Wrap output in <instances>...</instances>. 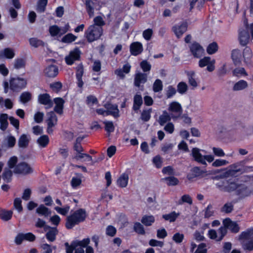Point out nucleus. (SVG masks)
<instances>
[{"mask_svg": "<svg viewBox=\"0 0 253 253\" xmlns=\"http://www.w3.org/2000/svg\"><path fill=\"white\" fill-rule=\"evenodd\" d=\"M253 227L248 228L241 233L238 239L244 250L251 252L253 250Z\"/></svg>", "mask_w": 253, "mask_h": 253, "instance_id": "nucleus-1", "label": "nucleus"}, {"mask_svg": "<svg viewBox=\"0 0 253 253\" xmlns=\"http://www.w3.org/2000/svg\"><path fill=\"white\" fill-rule=\"evenodd\" d=\"M86 217V213L84 210L80 209L72 212L67 217L66 227L71 229L76 225L84 221Z\"/></svg>", "mask_w": 253, "mask_h": 253, "instance_id": "nucleus-2", "label": "nucleus"}, {"mask_svg": "<svg viewBox=\"0 0 253 253\" xmlns=\"http://www.w3.org/2000/svg\"><path fill=\"white\" fill-rule=\"evenodd\" d=\"M27 84V80L25 78L19 76L12 78L9 80V83L7 82H4L3 83L4 92H7L9 84V87L11 90L15 91H19L23 88H25Z\"/></svg>", "mask_w": 253, "mask_h": 253, "instance_id": "nucleus-3", "label": "nucleus"}, {"mask_svg": "<svg viewBox=\"0 0 253 253\" xmlns=\"http://www.w3.org/2000/svg\"><path fill=\"white\" fill-rule=\"evenodd\" d=\"M103 33L102 27L96 25H90L84 32V37L88 42L99 40Z\"/></svg>", "mask_w": 253, "mask_h": 253, "instance_id": "nucleus-4", "label": "nucleus"}, {"mask_svg": "<svg viewBox=\"0 0 253 253\" xmlns=\"http://www.w3.org/2000/svg\"><path fill=\"white\" fill-rule=\"evenodd\" d=\"M252 167H244L242 162L231 165L226 172V175L228 176H235L238 173L251 170Z\"/></svg>", "mask_w": 253, "mask_h": 253, "instance_id": "nucleus-5", "label": "nucleus"}, {"mask_svg": "<svg viewBox=\"0 0 253 253\" xmlns=\"http://www.w3.org/2000/svg\"><path fill=\"white\" fill-rule=\"evenodd\" d=\"M81 51L78 47H76L70 51L69 54L65 57V63L68 65H73L76 61L80 59Z\"/></svg>", "mask_w": 253, "mask_h": 253, "instance_id": "nucleus-6", "label": "nucleus"}, {"mask_svg": "<svg viewBox=\"0 0 253 253\" xmlns=\"http://www.w3.org/2000/svg\"><path fill=\"white\" fill-rule=\"evenodd\" d=\"M168 111L169 112L171 117L173 119L178 118L182 113L181 105L176 101H173L169 103Z\"/></svg>", "mask_w": 253, "mask_h": 253, "instance_id": "nucleus-7", "label": "nucleus"}, {"mask_svg": "<svg viewBox=\"0 0 253 253\" xmlns=\"http://www.w3.org/2000/svg\"><path fill=\"white\" fill-rule=\"evenodd\" d=\"M69 24H67L63 27H59L56 25H53L49 27V32L52 37H61L69 30Z\"/></svg>", "mask_w": 253, "mask_h": 253, "instance_id": "nucleus-8", "label": "nucleus"}, {"mask_svg": "<svg viewBox=\"0 0 253 253\" xmlns=\"http://www.w3.org/2000/svg\"><path fill=\"white\" fill-rule=\"evenodd\" d=\"M46 122L47 124V132L48 133H52L53 128L57 125V118L54 111H50L47 113Z\"/></svg>", "mask_w": 253, "mask_h": 253, "instance_id": "nucleus-9", "label": "nucleus"}, {"mask_svg": "<svg viewBox=\"0 0 253 253\" xmlns=\"http://www.w3.org/2000/svg\"><path fill=\"white\" fill-rule=\"evenodd\" d=\"M13 171L16 174H27L33 172V169L27 163L22 162L15 167Z\"/></svg>", "mask_w": 253, "mask_h": 253, "instance_id": "nucleus-10", "label": "nucleus"}, {"mask_svg": "<svg viewBox=\"0 0 253 253\" xmlns=\"http://www.w3.org/2000/svg\"><path fill=\"white\" fill-rule=\"evenodd\" d=\"M215 61L214 59H211L210 57H204L201 59L199 61V66L201 68L207 66V70L209 72L213 71L215 69L214 64Z\"/></svg>", "mask_w": 253, "mask_h": 253, "instance_id": "nucleus-11", "label": "nucleus"}, {"mask_svg": "<svg viewBox=\"0 0 253 253\" xmlns=\"http://www.w3.org/2000/svg\"><path fill=\"white\" fill-rule=\"evenodd\" d=\"M86 11L90 17L94 14V9L99 6L98 0H84Z\"/></svg>", "mask_w": 253, "mask_h": 253, "instance_id": "nucleus-12", "label": "nucleus"}, {"mask_svg": "<svg viewBox=\"0 0 253 253\" xmlns=\"http://www.w3.org/2000/svg\"><path fill=\"white\" fill-rule=\"evenodd\" d=\"M39 102L45 106L46 109L50 108L53 106V102L50 96L47 93L41 94L38 96Z\"/></svg>", "mask_w": 253, "mask_h": 253, "instance_id": "nucleus-13", "label": "nucleus"}, {"mask_svg": "<svg viewBox=\"0 0 253 253\" xmlns=\"http://www.w3.org/2000/svg\"><path fill=\"white\" fill-rule=\"evenodd\" d=\"M190 49L192 54L196 58H200L204 54V49L198 43L193 42L190 46Z\"/></svg>", "mask_w": 253, "mask_h": 253, "instance_id": "nucleus-14", "label": "nucleus"}, {"mask_svg": "<svg viewBox=\"0 0 253 253\" xmlns=\"http://www.w3.org/2000/svg\"><path fill=\"white\" fill-rule=\"evenodd\" d=\"M187 24L185 22L174 25L172 30L177 38H180L187 31Z\"/></svg>", "mask_w": 253, "mask_h": 253, "instance_id": "nucleus-15", "label": "nucleus"}, {"mask_svg": "<svg viewBox=\"0 0 253 253\" xmlns=\"http://www.w3.org/2000/svg\"><path fill=\"white\" fill-rule=\"evenodd\" d=\"M223 224L228 228L232 232L237 233L240 230V227L236 222L232 221L230 218H227L223 220Z\"/></svg>", "mask_w": 253, "mask_h": 253, "instance_id": "nucleus-16", "label": "nucleus"}, {"mask_svg": "<svg viewBox=\"0 0 253 253\" xmlns=\"http://www.w3.org/2000/svg\"><path fill=\"white\" fill-rule=\"evenodd\" d=\"M201 150L197 148H194L192 150V156L194 160L197 162L204 165H207V163L204 161V156L201 153Z\"/></svg>", "mask_w": 253, "mask_h": 253, "instance_id": "nucleus-17", "label": "nucleus"}, {"mask_svg": "<svg viewBox=\"0 0 253 253\" xmlns=\"http://www.w3.org/2000/svg\"><path fill=\"white\" fill-rule=\"evenodd\" d=\"M105 108L107 109L108 116L111 115L115 118L119 117V110L118 106L116 104H106L104 105Z\"/></svg>", "mask_w": 253, "mask_h": 253, "instance_id": "nucleus-18", "label": "nucleus"}, {"mask_svg": "<svg viewBox=\"0 0 253 253\" xmlns=\"http://www.w3.org/2000/svg\"><path fill=\"white\" fill-rule=\"evenodd\" d=\"M143 50L142 44L138 42H133L130 45V52L131 55L137 56Z\"/></svg>", "mask_w": 253, "mask_h": 253, "instance_id": "nucleus-19", "label": "nucleus"}, {"mask_svg": "<svg viewBox=\"0 0 253 253\" xmlns=\"http://www.w3.org/2000/svg\"><path fill=\"white\" fill-rule=\"evenodd\" d=\"M55 106L54 108V112L59 115H62L63 112V108L65 101L60 97L55 98L53 99Z\"/></svg>", "mask_w": 253, "mask_h": 253, "instance_id": "nucleus-20", "label": "nucleus"}, {"mask_svg": "<svg viewBox=\"0 0 253 253\" xmlns=\"http://www.w3.org/2000/svg\"><path fill=\"white\" fill-rule=\"evenodd\" d=\"M44 73L49 78H54L58 74V68L56 65H50L44 70Z\"/></svg>", "mask_w": 253, "mask_h": 253, "instance_id": "nucleus-21", "label": "nucleus"}, {"mask_svg": "<svg viewBox=\"0 0 253 253\" xmlns=\"http://www.w3.org/2000/svg\"><path fill=\"white\" fill-rule=\"evenodd\" d=\"M231 57L235 65H240L243 57V53L239 49H235L232 51Z\"/></svg>", "mask_w": 253, "mask_h": 253, "instance_id": "nucleus-22", "label": "nucleus"}, {"mask_svg": "<svg viewBox=\"0 0 253 253\" xmlns=\"http://www.w3.org/2000/svg\"><path fill=\"white\" fill-rule=\"evenodd\" d=\"M147 81V75L144 73L138 72L135 74L134 78V85L139 87L141 84H144Z\"/></svg>", "mask_w": 253, "mask_h": 253, "instance_id": "nucleus-23", "label": "nucleus"}, {"mask_svg": "<svg viewBox=\"0 0 253 253\" xmlns=\"http://www.w3.org/2000/svg\"><path fill=\"white\" fill-rule=\"evenodd\" d=\"M188 80L189 84L194 88L198 86V83L195 79V73L193 71H188L185 72Z\"/></svg>", "mask_w": 253, "mask_h": 253, "instance_id": "nucleus-24", "label": "nucleus"}, {"mask_svg": "<svg viewBox=\"0 0 253 253\" xmlns=\"http://www.w3.org/2000/svg\"><path fill=\"white\" fill-rule=\"evenodd\" d=\"M128 179L129 176L128 173H123L117 179V184L119 187L125 188L127 185Z\"/></svg>", "mask_w": 253, "mask_h": 253, "instance_id": "nucleus-25", "label": "nucleus"}, {"mask_svg": "<svg viewBox=\"0 0 253 253\" xmlns=\"http://www.w3.org/2000/svg\"><path fill=\"white\" fill-rule=\"evenodd\" d=\"M252 57L253 53L251 49L249 47H246L243 52V57L246 64L249 65L251 63Z\"/></svg>", "mask_w": 253, "mask_h": 253, "instance_id": "nucleus-26", "label": "nucleus"}, {"mask_svg": "<svg viewBox=\"0 0 253 253\" xmlns=\"http://www.w3.org/2000/svg\"><path fill=\"white\" fill-rule=\"evenodd\" d=\"M239 40L241 45L244 46L247 45L250 40V35L248 32L241 31L239 33Z\"/></svg>", "mask_w": 253, "mask_h": 253, "instance_id": "nucleus-27", "label": "nucleus"}, {"mask_svg": "<svg viewBox=\"0 0 253 253\" xmlns=\"http://www.w3.org/2000/svg\"><path fill=\"white\" fill-rule=\"evenodd\" d=\"M15 53L14 50L10 48H6L0 51V59L6 58L12 59L14 57Z\"/></svg>", "mask_w": 253, "mask_h": 253, "instance_id": "nucleus-28", "label": "nucleus"}, {"mask_svg": "<svg viewBox=\"0 0 253 253\" xmlns=\"http://www.w3.org/2000/svg\"><path fill=\"white\" fill-rule=\"evenodd\" d=\"M143 103V100L140 94H136L133 97V110L137 111Z\"/></svg>", "mask_w": 253, "mask_h": 253, "instance_id": "nucleus-29", "label": "nucleus"}, {"mask_svg": "<svg viewBox=\"0 0 253 253\" xmlns=\"http://www.w3.org/2000/svg\"><path fill=\"white\" fill-rule=\"evenodd\" d=\"M49 229V231L46 233V237L47 240L52 242L55 239L56 235L57 233V230L56 228H51L49 226H45V230Z\"/></svg>", "mask_w": 253, "mask_h": 253, "instance_id": "nucleus-30", "label": "nucleus"}, {"mask_svg": "<svg viewBox=\"0 0 253 253\" xmlns=\"http://www.w3.org/2000/svg\"><path fill=\"white\" fill-rule=\"evenodd\" d=\"M248 86V83L243 80H241L236 82L233 86L234 91H240L244 90Z\"/></svg>", "mask_w": 253, "mask_h": 253, "instance_id": "nucleus-31", "label": "nucleus"}, {"mask_svg": "<svg viewBox=\"0 0 253 253\" xmlns=\"http://www.w3.org/2000/svg\"><path fill=\"white\" fill-rule=\"evenodd\" d=\"M30 139V137L25 134L21 135L18 142L19 147L23 148L27 147L29 145Z\"/></svg>", "mask_w": 253, "mask_h": 253, "instance_id": "nucleus-32", "label": "nucleus"}, {"mask_svg": "<svg viewBox=\"0 0 253 253\" xmlns=\"http://www.w3.org/2000/svg\"><path fill=\"white\" fill-rule=\"evenodd\" d=\"M74 159L77 160H80L81 159H84V161L89 162L91 165H93L94 163L92 162V157L88 154L85 153H83L82 152H78L77 155L74 157Z\"/></svg>", "mask_w": 253, "mask_h": 253, "instance_id": "nucleus-33", "label": "nucleus"}, {"mask_svg": "<svg viewBox=\"0 0 253 253\" xmlns=\"http://www.w3.org/2000/svg\"><path fill=\"white\" fill-rule=\"evenodd\" d=\"M13 212L11 211H6L0 208V218L4 221L11 219Z\"/></svg>", "mask_w": 253, "mask_h": 253, "instance_id": "nucleus-34", "label": "nucleus"}, {"mask_svg": "<svg viewBox=\"0 0 253 253\" xmlns=\"http://www.w3.org/2000/svg\"><path fill=\"white\" fill-rule=\"evenodd\" d=\"M180 213L172 211L169 214L163 215V218L166 220L169 221L170 222H172L175 221L176 218L179 216Z\"/></svg>", "mask_w": 253, "mask_h": 253, "instance_id": "nucleus-35", "label": "nucleus"}, {"mask_svg": "<svg viewBox=\"0 0 253 253\" xmlns=\"http://www.w3.org/2000/svg\"><path fill=\"white\" fill-rule=\"evenodd\" d=\"M8 115L6 114H2L0 115V128L4 131L5 130L8 126Z\"/></svg>", "mask_w": 253, "mask_h": 253, "instance_id": "nucleus-36", "label": "nucleus"}, {"mask_svg": "<svg viewBox=\"0 0 253 253\" xmlns=\"http://www.w3.org/2000/svg\"><path fill=\"white\" fill-rule=\"evenodd\" d=\"M172 119L171 115L169 114L168 112L165 111L162 115L159 117V123L161 126H163L166 122Z\"/></svg>", "mask_w": 253, "mask_h": 253, "instance_id": "nucleus-37", "label": "nucleus"}, {"mask_svg": "<svg viewBox=\"0 0 253 253\" xmlns=\"http://www.w3.org/2000/svg\"><path fill=\"white\" fill-rule=\"evenodd\" d=\"M36 211L40 215H43L45 217L48 216L51 213L49 209L43 205H40L37 209Z\"/></svg>", "mask_w": 253, "mask_h": 253, "instance_id": "nucleus-38", "label": "nucleus"}, {"mask_svg": "<svg viewBox=\"0 0 253 253\" xmlns=\"http://www.w3.org/2000/svg\"><path fill=\"white\" fill-rule=\"evenodd\" d=\"M141 221L145 226H151L155 221V217L153 215H144Z\"/></svg>", "mask_w": 253, "mask_h": 253, "instance_id": "nucleus-39", "label": "nucleus"}, {"mask_svg": "<svg viewBox=\"0 0 253 253\" xmlns=\"http://www.w3.org/2000/svg\"><path fill=\"white\" fill-rule=\"evenodd\" d=\"M49 141L48 136L46 135H43L40 136L37 140V142L40 147H45Z\"/></svg>", "mask_w": 253, "mask_h": 253, "instance_id": "nucleus-40", "label": "nucleus"}, {"mask_svg": "<svg viewBox=\"0 0 253 253\" xmlns=\"http://www.w3.org/2000/svg\"><path fill=\"white\" fill-rule=\"evenodd\" d=\"M77 37L73 34L69 33L64 36L61 39V42L66 43H70L76 40Z\"/></svg>", "mask_w": 253, "mask_h": 253, "instance_id": "nucleus-41", "label": "nucleus"}, {"mask_svg": "<svg viewBox=\"0 0 253 253\" xmlns=\"http://www.w3.org/2000/svg\"><path fill=\"white\" fill-rule=\"evenodd\" d=\"M184 203H187L190 205L192 204V199L190 195L188 194L183 195L177 202V204L180 205Z\"/></svg>", "mask_w": 253, "mask_h": 253, "instance_id": "nucleus-42", "label": "nucleus"}, {"mask_svg": "<svg viewBox=\"0 0 253 253\" xmlns=\"http://www.w3.org/2000/svg\"><path fill=\"white\" fill-rule=\"evenodd\" d=\"M233 75L237 77L247 76L248 74L245 69L242 67L237 68L233 71Z\"/></svg>", "mask_w": 253, "mask_h": 253, "instance_id": "nucleus-43", "label": "nucleus"}, {"mask_svg": "<svg viewBox=\"0 0 253 253\" xmlns=\"http://www.w3.org/2000/svg\"><path fill=\"white\" fill-rule=\"evenodd\" d=\"M163 87V83L160 79H157L153 84V90L155 92H160L162 90Z\"/></svg>", "mask_w": 253, "mask_h": 253, "instance_id": "nucleus-44", "label": "nucleus"}, {"mask_svg": "<svg viewBox=\"0 0 253 253\" xmlns=\"http://www.w3.org/2000/svg\"><path fill=\"white\" fill-rule=\"evenodd\" d=\"M83 140V138L78 137L76 139V142L74 145V150L78 152H83L84 151V149L82 147L81 142Z\"/></svg>", "mask_w": 253, "mask_h": 253, "instance_id": "nucleus-45", "label": "nucleus"}, {"mask_svg": "<svg viewBox=\"0 0 253 253\" xmlns=\"http://www.w3.org/2000/svg\"><path fill=\"white\" fill-rule=\"evenodd\" d=\"M169 186H174L178 184V179L174 176H170L163 179Z\"/></svg>", "mask_w": 253, "mask_h": 253, "instance_id": "nucleus-46", "label": "nucleus"}, {"mask_svg": "<svg viewBox=\"0 0 253 253\" xmlns=\"http://www.w3.org/2000/svg\"><path fill=\"white\" fill-rule=\"evenodd\" d=\"M177 91L181 94L186 92L188 89L187 84L183 82H181L177 84Z\"/></svg>", "mask_w": 253, "mask_h": 253, "instance_id": "nucleus-47", "label": "nucleus"}, {"mask_svg": "<svg viewBox=\"0 0 253 253\" xmlns=\"http://www.w3.org/2000/svg\"><path fill=\"white\" fill-rule=\"evenodd\" d=\"M133 229L137 233L144 235L145 231L143 226L139 222H135L134 224Z\"/></svg>", "mask_w": 253, "mask_h": 253, "instance_id": "nucleus-48", "label": "nucleus"}, {"mask_svg": "<svg viewBox=\"0 0 253 253\" xmlns=\"http://www.w3.org/2000/svg\"><path fill=\"white\" fill-rule=\"evenodd\" d=\"M32 97V95L29 92H23L20 97V101L23 103H26L29 101Z\"/></svg>", "mask_w": 253, "mask_h": 253, "instance_id": "nucleus-49", "label": "nucleus"}, {"mask_svg": "<svg viewBox=\"0 0 253 253\" xmlns=\"http://www.w3.org/2000/svg\"><path fill=\"white\" fill-rule=\"evenodd\" d=\"M25 65V61L22 58H17L14 60V67L16 69L24 68Z\"/></svg>", "mask_w": 253, "mask_h": 253, "instance_id": "nucleus-50", "label": "nucleus"}, {"mask_svg": "<svg viewBox=\"0 0 253 253\" xmlns=\"http://www.w3.org/2000/svg\"><path fill=\"white\" fill-rule=\"evenodd\" d=\"M218 49V45L216 42L210 44L207 48V51L209 54H212L216 52Z\"/></svg>", "mask_w": 253, "mask_h": 253, "instance_id": "nucleus-51", "label": "nucleus"}, {"mask_svg": "<svg viewBox=\"0 0 253 253\" xmlns=\"http://www.w3.org/2000/svg\"><path fill=\"white\" fill-rule=\"evenodd\" d=\"M90 240L89 238L84 239L82 241H75V244L77 245V247H81L83 249L86 247L89 244Z\"/></svg>", "mask_w": 253, "mask_h": 253, "instance_id": "nucleus-52", "label": "nucleus"}, {"mask_svg": "<svg viewBox=\"0 0 253 253\" xmlns=\"http://www.w3.org/2000/svg\"><path fill=\"white\" fill-rule=\"evenodd\" d=\"M229 164V162L223 159H216L212 163V166L214 167H219L225 166Z\"/></svg>", "mask_w": 253, "mask_h": 253, "instance_id": "nucleus-53", "label": "nucleus"}, {"mask_svg": "<svg viewBox=\"0 0 253 253\" xmlns=\"http://www.w3.org/2000/svg\"><path fill=\"white\" fill-rule=\"evenodd\" d=\"M5 140L6 141L7 146L10 148L13 147L16 143L15 138L11 135L7 136Z\"/></svg>", "mask_w": 253, "mask_h": 253, "instance_id": "nucleus-54", "label": "nucleus"}, {"mask_svg": "<svg viewBox=\"0 0 253 253\" xmlns=\"http://www.w3.org/2000/svg\"><path fill=\"white\" fill-rule=\"evenodd\" d=\"M54 209L58 213H59L61 215H65L69 212V210H70V207L68 206H66L63 208L55 207Z\"/></svg>", "mask_w": 253, "mask_h": 253, "instance_id": "nucleus-55", "label": "nucleus"}, {"mask_svg": "<svg viewBox=\"0 0 253 253\" xmlns=\"http://www.w3.org/2000/svg\"><path fill=\"white\" fill-rule=\"evenodd\" d=\"M94 24L92 25H96L102 27L105 24L103 18L100 16L95 17L93 19Z\"/></svg>", "mask_w": 253, "mask_h": 253, "instance_id": "nucleus-56", "label": "nucleus"}, {"mask_svg": "<svg viewBox=\"0 0 253 253\" xmlns=\"http://www.w3.org/2000/svg\"><path fill=\"white\" fill-rule=\"evenodd\" d=\"M152 162L157 168H160L162 167L163 161L162 158L159 155H157L154 157Z\"/></svg>", "mask_w": 253, "mask_h": 253, "instance_id": "nucleus-57", "label": "nucleus"}, {"mask_svg": "<svg viewBox=\"0 0 253 253\" xmlns=\"http://www.w3.org/2000/svg\"><path fill=\"white\" fill-rule=\"evenodd\" d=\"M105 125V129L108 132H112L114 131L115 127L112 122L105 121L104 122Z\"/></svg>", "mask_w": 253, "mask_h": 253, "instance_id": "nucleus-58", "label": "nucleus"}, {"mask_svg": "<svg viewBox=\"0 0 253 253\" xmlns=\"http://www.w3.org/2000/svg\"><path fill=\"white\" fill-rule=\"evenodd\" d=\"M208 235L210 238L215 240L216 241H221L218 233L214 230L211 229L208 232Z\"/></svg>", "mask_w": 253, "mask_h": 253, "instance_id": "nucleus-59", "label": "nucleus"}, {"mask_svg": "<svg viewBox=\"0 0 253 253\" xmlns=\"http://www.w3.org/2000/svg\"><path fill=\"white\" fill-rule=\"evenodd\" d=\"M47 3V0H40L38 3L37 11L43 12Z\"/></svg>", "mask_w": 253, "mask_h": 253, "instance_id": "nucleus-60", "label": "nucleus"}, {"mask_svg": "<svg viewBox=\"0 0 253 253\" xmlns=\"http://www.w3.org/2000/svg\"><path fill=\"white\" fill-rule=\"evenodd\" d=\"M176 92L175 88L172 85H169L166 90V95L168 98L172 97Z\"/></svg>", "mask_w": 253, "mask_h": 253, "instance_id": "nucleus-61", "label": "nucleus"}, {"mask_svg": "<svg viewBox=\"0 0 253 253\" xmlns=\"http://www.w3.org/2000/svg\"><path fill=\"white\" fill-rule=\"evenodd\" d=\"M193 236L194 239L198 242L204 241L205 239V237L204 236V231L200 232L196 230L194 232Z\"/></svg>", "mask_w": 253, "mask_h": 253, "instance_id": "nucleus-62", "label": "nucleus"}, {"mask_svg": "<svg viewBox=\"0 0 253 253\" xmlns=\"http://www.w3.org/2000/svg\"><path fill=\"white\" fill-rule=\"evenodd\" d=\"M12 172L11 170L6 169L4 170L2 174V178L6 182H9L11 180Z\"/></svg>", "mask_w": 253, "mask_h": 253, "instance_id": "nucleus-63", "label": "nucleus"}, {"mask_svg": "<svg viewBox=\"0 0 253 253\" xmlns=\"http://www.w3.org/2000/svg\"><path fill=\"white\" fill-rule=\"evenodd\" d=\"M194 253H207L206 245L204 243L199 244Z\"/></svg>", "mask_w": 253, "mask_h": 253, "instance_id": "nucleus-64", "label": "nucleus"}]
</instances>
